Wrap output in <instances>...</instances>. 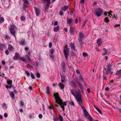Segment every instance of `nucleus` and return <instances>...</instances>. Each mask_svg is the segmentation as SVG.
Returning a JSON list of instances; mask_svg holds the SVG:
<instances>
[{
	"label": "nucleus",
	"instance_id": "nucleus-41",
	"mask_svg": "<svg viewBox=\"0 0 121 121\" xmlns=\"http://www.w3.org/2000/svg\"><path fill=\"white\" fill-rule=\"evenodd\" d=\"M112 66V65L110 63L108 64L107 65L106 68H111V67Z\"/></svg>",
	"mask_w": 121,
	"mask_h": 121
},
{
	"label": "nucleus",
	"instance_id": "nucleus-52",
	"mask_svg": "<svg viewBox=\"0 0 121 121\" xmlns=\"http://www.w3.org/2000/svg\"><path fill=\"white\" fill-rule=\"evenodd\" d=\"M79 42L80 43V44L81 45V46L82 45L83 43L82 42V41L83 40H78Z\"/></svg>",
	"mask_w": 121,
	"mask_h": 121
},
{
	"label": "nucleus",
	"instance_id": "nucleus-63",
	"mask_svg": "<svg viewBox=\"0 0 121 121\" xmlns=\"http://www.w3.org/2000/svg\"><path fill=\"white\" fill-rule=\"evenodd\" d=\"M39 117L40 118H41L43 117V116L42 114H40L39 115Z\"/></svg>",
	"mask_w": 121,
	"mask_h": 121
},
{
	"label": "nucleus",
	"instance_id": "nucleus-28",
	"mask_svg": "<svg viewBox=\"0 0 121 121\" xmlns=\"http://www.w3.org/2000/svg\"><path fill=\"white\" fill-rule=\"evenodd\" d=\"M4 38L5 39H7V40L10 39V37L9 35H5L4 37Z\"/></svg>",
	"mask_w": 121,
	"mask_h": 121
},
{
	"label": "nucleus",
	"instance_id": "nucleus-26",
	"mask_svg": "<svg viewBox=\"0 0 121 121\" xmlns=\"http://www.w3.org/2000/svg\"><path fill=\"white\" fill-rule=\"evenodd\" d=\"M5 46L4 44L2 43L0 44V49L2 50V49L5 48Z\"/></svg>",
	"mask_w": 121,
	"mask_h": 121
},
{
	"label": "nucleus",
	"instance_id": "nucleus-22",
	"mask_svg": "<svg viewBox=\"0 0 121 121\" xmlns=\"http://www.w3.org/2000/svg\"><path fill=\"white\" fill-rule=\"evenodd\" d=\"M8 49L9 51H12L13 50V48L10 44H9L8 45Z\"/></svg>",
	"mask_w": 121,
	"mask_h": 121
},
{
	"label": "nucleus",
	"instance_id": "nucleus-48",
	"mask_svg": "<svg viewBox=\"0 0 121 121\" xmlns=\"http://www.w3.org/2000/svg\"><path fill=\"white\" fill-rule=\"evenodd\" d=\"M82 55L84 57L88 56V55L87 53L85 52H84L82 53Z\"/></svg>",
	"mask_w": 121,
	"mask_h": 121
},
{
	"label": "nucleus",
	"instance_id": "nucleus-29",
	"mask_svg": "<svg viewBox=\"0 0 121 121\" xmlns=\"http://www.w3.org/2000/svg\"><path fill=\"white\" fill-rule=\"evenodd\" d=\"M20 59L25 63H27V62L26 61V59L24 57H20Z\"/></svg>",
	"mask_w": 121,
	"mask_h": 121
},
{
	"label": "nucleus",
	"instance_id": "nucleus-32",
	"mask_svg": "<svg viewBox=\"0 0 121 121\" xmlns=\"http://www.w3.org/2000/svg\"><path fill=\"white\" fill-rule=\"evenodd\" d=\"M70 55L72 57H74L76 56V53L75 52L72 51L70 53Z\"/></svg>",
	"mask_w": 121,
	"mask_h": 121
},
{
	"label": "nucleus",
	"instance_id": "nucleus-55",
	"mask_svg": "<svg viewBox=\"0 0 121 121\" xmlns=\"http://www.w3.org/2000/svg\"><path fill=\"white\" fill-rule=\"evenodd\" d=\"M109 12H105L104 13V15L105 16H107V15L108 14H109Z\"/></svg>",
	"mask_w": 121,
	"mask_h": 121
},
{
	"label": "nucleus",
	"instance_id": "nucleus-34",
	"mask_svg": "<svg viewBox=\"0 0 121 121\" xmlns=\"http://www.w3.org/2000/svg\"><path fill=\"white\" fill-rule=\"evenodd\" d=\"M58 119L60 121H63V117L60 115L59 116Z\"/></svg>",
	"mask_w": 121,
	"mask_h": 121
},
{
	"label": "nucleus",
	"instance_id": "nucleus-45",
	"mask_svg": "<svg viewBox=\"0 0 121 121\" xmlns=\"http://www.w3.org/2000/svg\"><path fill=\"white\" fill-rule=\"evenodd\" d=\"M4 19L3 17H0V23H1L4 21Z\"/></svg>",
	"mask_w": 121,
	"mask_h": 121
},
{
	"label": "nucleus",
	"instance_id": "nucleus-36",
	"mask_svg": "<svg viewBox=\"0 0 121 121\" xmlns=\"http://www.w3.org/2000/svg\"><path fill=\"white\" fill-rule=\"evenodd\" d=\"M61 81L63 82H64L65 81L64 80L65 79V78L64 75H63V76H61Z\"/></svg>",
	"mask_w": 121,
	"mask_h": 121
},
{
	"label": "nucleus",
	"instance_id": "nucleus-60",
	"mask_svg": "<svg viewBox=\"0 0 121 121\" xmlns=\"http://www.w3.org/2000/svg\"><path fill=\"white\" fill-rule=\"evenodd\" d=\"M50 57L52 60H53L54 58V56L52 55H49Z\"/></svg>",
	"mask_w": 121,
	"mask_h": 121
},
{
	"label": "nucleus",
	"instance_id": "nucleus-15",
	"mask_svg": "<svg viewBox=\"0 0 121 121\" xmlns=\"http://www.w3.org/2000/svg\"><path fill=\"white\" fill-rule=\"evenodd\" d=\"M84 38V35L83 33L82 32H80L78 34V40H83Z\"/></svg>",
	"mask_w": 121,
	"mask_h": 121
},
{
	"label": "nucleus",
	"instance_id": "nucleus-5",
	"mask_svg": "<svg viewBox=\"0 0 121 121\" xmlns=\"http://www.w3.org/2000/svg\"><path fill=\"white\" fill-rule=\"evenodd\" d=\"M77 99H76L77 102V103L80 106L82 109L84 108V106L83 105L82 102L83 99L82 97L77 98Z\"/></svg>",
	"mask_w": 121,
	"mask_h": 121
},
{
	"label": "nucleus",
	"instance_id": "nucleus-46",
	"mask_svg": "<svg viewBox=\"0 0 121 121\" xmlns=\"http://www.w3.org/2000/svg\"><path fill=\"white\" fill-rule=\"evenodd\" d=\"M12 86V85H10L9 86L6 85L5 86L6 87L7 89H10Z\"/></svg>",
	"mask_w": 121,
	"mask_h": 121
},
{
	"label": "nucleus",
	"instance_id": "nucleus-19",
	"mask_svg": "<svg viewBox=\"0 0 121 121\" xmlns=\"http://www.w3.org/2000/svg\"><path fill=\"white\" fill-rule=\"evenodd\" d=\"M71 83L72 86L74 88H75L77 87V85L76 83L73 81H72L71 82Z\"/></svg>",
	"mask_w": 121,
	"mask_h": 121
},
{
	"label": "nucleus",
	"instance_id": "nucleus-27",
	"mask_svg": "<svg viewBox=\"0 0 121 121\" xmlns=\"http://www.w3.org/2000/svg\"><path fill=\"white\" fill-rule=\"evenodd\" d=\"M86 118L88 119L90 121H93V120L92 117L90 115H89L86 117Z\"/></svg>",
	"mask_w": 121,
	"mask_h": 121
},
{
	"label": "nucleus",
	"instance_id": "nucleus-56",
	"mask_svg": "<svg viewBox=\"0 0 121 121\" xmlns=\"http://www.w3.org/2000/svg\"><path fill=\"white\" fill-rule=\"evenodd\" d=\"M5 53L7 55H8L9 54V52L8 50H6L5 51Z\"/></svg>",
	"mask_w": 121,
	"mask_h": 121
},
{
	"label": "nucleus",
	"instance_id": "nucleus-21",
	"mask_svg": "<svg viewBox=\"0 0 121 121\" xmlns=\"http://www.w3.org/2000/svg\"><path fill=\"white\" fill-rule=\"evenodd\" d=\"M115 75L117 76H119L121 75V69L117 71L116 72Z\"/></svg>",
	"mask_w": 121,
	"mask_h": 121
},
{
	"label": "nucleus",
	"instance_id": "nucleus-62",
	"mask_svg": "<svg viewBox=\"0 0 121 121\" xmlns=\"http://www.w3.org/2000/svg\"><path fill=\"white\" fill-rule=\"evenodd\" d=\"M78 20L77 18H76L75 20V24H77L78 22Z\"/></svg>",
	"mask_w": 121,
	"mask_h": 121
},
{
	"label": "nucleus",
	"instance_id": "nucleus-35",
	"mask_svg": "<svg viewBox=\"0 0 121 121\" xmlns=\"http://www.w3.org/2000/svg\"><path fill=\"white\" fill-rule=\"evenodd\" d=\"M51 0H44V1H46L47 2V5L49 6L51 4L50 1Z\"/></svg>",
	"mask_w": 121,
	"mask_h": 121
},
{
	"label": "nucleus",
	"instance_id": "nucleus-25",
	"mask_svg": "<svg viewBox=\"0 0 121 121\" xmlns=\"http://www.w3.org/2000/svg\"><path fill=\"white\" fill-rule=\"evenodd\" d=\"M25 57L26 59L28 60V61H27L28 62H31V59L30 58V57L29 56L27 55H25Z\"/></svg>",
	"mask_w": 121,
	"mask_h": 121
},
{
	"label": "nucleus",
	"instance_id": "nucleus-49",
	"mask_svg": "<svg viewBox=\"0 0 121 121\" xmlns=\"http://www.w3.org/2000/svg\"><path fill=\"white\" fill-rule=\"evenodd\" d=\"M31 76L32 78V79H35V77L33 74L32 73H31Z\"/></svg>",
	"mask_w": 121,
	"mask_h": 121
},
{
	"label": "nucleus",
	"instance_id": "nucleus-9",
	"mask_svg": "<svg viewBox=\"0 0 121 121\" xmlns=\"http://www.w3.org/2000/svg\"><path fill=\"white\" fill-rule=\"evenodd\" d=\"M26 42L24 39H22L19 42V44L20 45H25L26 44Z\"/></svg>",
	"mask_w": 121,
	"mask_h": 121
},
{
	"label": "nucleus",
	"instance_id": "nucleus-50",
	"mask_svg": "<svg viewBox=\"0 0 121 121\" xmlns=\"http://www.w3.org/2000/svg\"><path fill=\"white\" fill-rule=\"evenodd\" d=\"M20 105L22 107L24 105V103L22 101H21L20 102Z\"/></svg>",
	"mask_w": 121,
	"mask_h": 121
},
{
	"label": "nucleus",
	"instance_id": "nucleus-59",
	"mask_svg": "<svg viewBox=\"0 0 121 121\" xmlns=\"http://www.w3.org/2000/svg\"><path fill=\"white\" fill-rule=\"evenodd\" d=\"M52 43L51 42H50L49 43V47L51 48L52 46Z\"/></svg>",
	"mask_w": 121,
	"mask_h": 121
},
{
	"label": "nucleus",
	"instance_id": "nucleus-1",
	"mask_svg": "<svg viewBox=\"0 0 121 121\" xmlns=\"http://www.w3.org/2000/svg\"><path fill=\"white\" fill-rule=\"evenodd\" d=\"M54 96L55 97V102L58 103L57 104L56 103L55 104L56 106V107H58V104H59L61 107L62 109L64 111L65 110L64 106H66L67 105V104L66 102L63 101L60 98L59 96L58 93H55L54 95Z\"/></svg>",
	"mask_w": 121,
	"mask_h": 121
},
{
	"label": "nucleus",
	"instance_id": "nucleus-23",
	"mask_svg": "<svg viewBox=\"0 0 121 121\" xmlns=\"http://www.w3.org/2000/svg\"><path fill=\"white\" fill-rule=\"evenodd\" d=\"M58 85L61 88V89L62 90L64 89V85L62 83H59Z\"/></svg>",
	"mask_w": 121,
	"mask_h": 121
},
{
	"label": "nucleus",
	"instance_id": "nucleus-33",
	"mask_svg": "<svg viewBox=\"0 0 121 121\" xmlns=\"http://www.w3.org/2000/svg\"><path fill=\"white\" fill-rule=\"evenodd\" d=\"M104 21L105 22L107 23L109 22L110 21L108 17H106L104 19Z\"/></svg>",
	"mask_w": 121,
	"mask_h": 121
},
{
	"label": "nucleus",
	"instance_id": "nucleus-6",
	"mask_svg": "<svg viewBox=\"0 0 121 121\" xmlns=\"http://www.w3.org/2000/svg\"><path fill=\"white\" fill-rule=\"evenodd\" d=\"M69 6H65L62 7L61 8V10H60L59 12V14L60 15L62 16L64 14V13L63 11H65L67 10L68 9Z\"/></svg>",
	"mask_w": 121,
	"mask_h": 121
},
{
	"label": "nucleus",
	"instance_id": "nucleus-43",
	"mask_svg": "<svg viewBox=\"0 0 121 121\" xmlns=\"http://www.w3.org/2000/svg\"><path fill=\"white\" fill-rule=\"evenodd\" d=\"M103 50L105 52L103 54V55H105L107 54L108 52L107 50L105 48H104Z\"/></svg>",
	"mask_w": 121,
	"mask_h": 121
},
{
	"label": "nucleus",
	"instance_id": "nucleus-13",
	"mask_svg": "<svg viewBox=\"0 0 121 121\" xmlns=\"http://www.w3.org/2000/svg\"><path fill=\"white\" fill-rule=\"evenodd\" d=\"M65 63L64 62H63L61 63V66L62 68L63 71L64 72H66V69L65 68Z\"/></svg>",
	"mask_w": 121,
	"mask_h": 121
},
{
	"label": "nucleus",
	"instance_id": "nucleus-53",
	"mask_svg": "<svg viewBox=\"0 0 121 121\" xmlns=\"http://www.w3.org/2000/svg\"><path fill=\"white\" fill-rule=\"evenodd\" d=\"M36 76L38 78H39L40 77V74L39 73H37L36 74Z\"/></svg>",
	"mask_w": 121,
	"mask_h": 121
},
{
	"label": "nucleus",
	"instance_id": "nucleus-8",
	"mask_svg": "<svg viewBox=\"0 0 121 121\" xmlns=\"http://www.w3.org/2000/svg\"><path fill=\"white\" fill-rule=\"evenodd\" d=\"M67 24H68L69 26H72L73 23V20L72 18L68 17L67 19Z\"/></svg>",
	"mask_w": 121,
	"mask_h": 121
},
{
	"label": "nucleus",
	"instance_id": "nucleus-39",
	"mask_svg": "<svg viewBox=\"0 0 121 121\" xmlns=\"http://www.w3.org/2000/svg\"><path fill=\"white\" fill-rule=\"evenodd\" d=\"M46 90H47V94L48 95H49V94L50 92V89L49 88V87H47L46 88Z\"/></svg>",
	"mask_w": 121,
	"mask_h": 121
},
{
	"label": "nucleus",
	"instance_id": "nucleus-18",
	"mask_svg": "<svg viewBox=\"0 0 121 121\" xmlns=\"http://www.w3.org/2000/svg\"><path fill=\"white\" fill-rule=\"evenodd\" d=\"M97 43L99 46H100L102 43V40L100 38L98 39H97Z\"/></svg>",
	"mask_w": 121,
	"mask_h": 121
},
{
	"label": "nucleus",
	"instance_id": "nucleus-58",
	"mask_svg": "<svg viewBox=\"0 0 121 121\" xmlns=\"http://www.w3.org/2000/svg\"><path fill=\"white\" fill-rule=\"evenodd\" d=\"M97 111L99 112V113L101 114H102V113L101 111L99 108Z\"/></svg>",
	"mask_w": 121,
	"mask_h": 121
},
{
	"label": "nucleus",
	"instance_id": "nucleus-61",
	"mask_svg": "<svg viewBox=\"0 0 121 121\" xmlns=\"http://www.w3.org/2000/svg\"><path fill=\"white\" fill-rule=\"evenodd\" d=\"M50 109H53V110H54V108L53 107L51 106H49L48 107Z\"/></svg>",
	"mask_w": 121,
	"mask_h": 121
},
{
	"label": "nucleus",
	"instance_id": "nucleus-40",
	"mask_svg": "<svg viewBox=\"0 0 121 121\" xmlns=\"http://www.w3.org/2000/svg\"><path fill=\"white\" fill-rule=\"evenodd\" d=\"M28 7V6L26 4H23L22 9L24 10H25L26 8Z\"/></svg>",
	"mask_w": 121,
	"mask_h": 121
},
{
	"label": "nucleus",
	"instance_id": "nucleus-3",
	"mask_svg": "<svg viewBox=\"0 0 121 121\" xmlns=\"http://www.w3.org/2000/svg\"><path fill=\"white\" fill-rule=\"evenodd\" d=\"M103 12V9L100 8H98L96 9V11L95 14L97 16L99 17L102 14Z\"/></svg>",
	"mask_w": 121,
	"mask_h": 121
},
{
	"label": "nucleus",
	"instance_id": "nucleus-31",
	"mask_svg": "<svg viewBox=\"0 0 121 121\" xmlns=\"http://www.w3.org/2000/svg\"><path fill=\"white\" fill-rule=\"evenodd\" d=\"M26 18V17L23 16H21L20 17V19L21 21H25Z\"/></svg>",
	"mask_w": 121,
	"mask_h": 121
},
{
	"label": "nucleus",
	"instance_id": "nucleus-57",
	"mask_svg": "<svg viewBox=\"0 0 121 121\" xmlns=\"http://www.w3.org/2000/svg\"><path fill=\"white\" fill-rule=\"evenodd\" d=\"M25 72L27 76L28 77H29L30 75V73L29 72H28L27 71H26Z\"/></svg>",
	"mask_w": 121,
	"mask_h": 121
},
{
	"label": "nucleus",
	"instance_id": "nucleus-7",
	"mask_svg": "<svg viewBox=\"0 0 121 121\" xmlns=\"http://www.w3.org/2000/svg\"><path fill=\"white\" fill-rule=\"evenodd\" d=\"M69 49L68 48H64L63 52L66 60L68 59V56L69 55Z\"/></svg>",
	"mask_w": 121,
	"mask_h": 121
},
{
	"label": "nucleus",
	"instance_id": "nucleus-16",
	"mask_svg": "<svg viewBox=\"0 0 121 121\" xmlns=\"http://www.w3.org/2000/svg\"><path fill=\"white\" fill-rule=\"evenodd\" d=\"M20 58L19 53L17 52H16L15 54V56L13 57V59L14 60H17L18 58Z\"/></svg>",
	"mask_w": 121,
	"mask_h": 121
},
{
	"label": "nucleus",
	"instance_id": "nucleus-11",
	"mask_svg": "<svg viewBox=\"0 0 121 121\" xmlns=\"http://www.w3.org/2000/svg\"><path fill=\"white\" fill-rule=\"evenodd\" d=\"M104 69L105 70H106V74L107 75L109 73H110L111 75H112L113 74V72L111 71V68H107V70L106 68H105Z\"/></svg>",
	"mask_w": 121,
	"mask_h": 121
},
{
	"label": "nucleus",
	"instance_id": "nucleus-38",
	"mask_svg": "<svg viewBox=\"0 0 121 121\" xmlns=\"http://www.w3.org/2000/svg\"><path fill=\"white\" fill-rule=\"evenodd\" d=\"M55 51L54 50L53 48L51 49L50 50V53L51 54H53Z\"/></svg>",
	"mask_w": 121,
	"mask_h": 121
},
{
	"label": "nucleus",
	"instance_id": "nucleus-54",
	"mask_svg": "<svg viewBox=\"0 0 121 121\" xmlns=\"http://www.w3.org/2000/svg\"><path fill=\"white\" fill-rule=\"evenodd\" d=\"M69 104L71 105H72L73 106H74V104L73 101H72L71 102H69Z\"/></svg>",
	"mask_w": 121,
	"mask_h": 121
},
{
	"label": "nucleus",
	"instance_id": "nucleus-44",
	"mask_svg": "<svg viewBox=\"0 0 121 121\" xmlns=\"http://www.w3.org/2000/svg\"><path fill=\"white\" fill-rule=\"evenodd\" d=\"M86 20H85L84 22L83 23V24L82 26V27L83 28L85 26L86 23Z\"/></svg>",
	"mask_w": 121,
	"mask_h": 121
},
{
	"label": "nucleus",
	"instance_id": "nucleus-12",
	"mask_svg": "<svg viewBox=\"0 0 121 121\" xmlns=\"http://www.w3.org/2000/svg\"><path fill=\"white\" fill-rule=\"evenodd\" d=\"M70 47L71 49L73 51H76V48L75 46V44L74 43H71L70 44Z\"/></svg>",
	"mask_w": 121,
	"mask_h": 121
},
{
	"label": "nucleus",
	"instance_id": "nucleus-37",
	"mask_svg": "<svg viewBox=\"0 0 121 121\" xmlns=\"http://www.w3.org/2000/svg\"><path fill=\"white\" fill-rule=\"evenodd\" d=\"M7 84L10 85H11L12 83V81L11 80H8L7 81Z\"/></svg>",
	"mask_w": 121,
	"mask_h": 121
},
{
	"label": "nucleus",
	"instance_id": "nucleus-30",
	"mask_svg": "<svg viewBox=\"0 0 121 121\" xmlns=\"http://www.w3.org/2000/svg\"><path fill=\"white\" fill-rule=\"evenodd\" d=\"M80 89L83 88V85L80 82H78V84Z\"/></svg>",
	"mask_w": 121,
	"mask_h": 121
},
{
	"label": "nucleus",
	"instance_id": "nucleus-4",
	"mask_svg": "<svg viewBox=\"0 0 121 121\" xmlns=\"http://www.w3.org/2000/svg\"><path fill=\"white\" fill-rule=\"evenodd\" d=\"M16 28V26L14 25H11L9 28L10 34L13 36L15 35V29Z\"/></svg>",
	"mask_w": 121,
	"mask_h": 121
},
{
	"label": "nucleus",
	"instance_id": "nucleus-47",
	"mask_svg": "<svg viewBox=\"0 0 121 121\" xmlns=\"http://www.w3.org/2000/svg\"><path fill=\"white\" fill-rule=\"evenodd\" d=\"M79 78L80 80H81V81H83V82L84 83V82L83 81V77H82V76L81 74H80V76L79 77Z\"/></svg>",
	"mask_w": 121,
	"mask_h": 121
},
{
	"label": "nucleus",
	"instance_id": "nucleus-51",
	"mask_svg": "<svg viewBox=\"0 0 121 121\" xmlns=\"http://www.w3.org/2000/svg\"><path fill=\"white\" fill-rule=\"evenodd\" d=\"M76 72L77 74H80V72L78 69H77L76 70Z\"/></svg>",
	"mask_w": 121,
	"mask_h": 121
},
{
	"label": "nucleus",
	"instance_id": "nucleus-64",
	"mask_svg": "<svg viewBox=\"0 0 121 121\" xmlns=\"http://www.w3.org/2000/svg\"><path fill=\"white\" fill-rule=\"evenodd\" d=\"M80 3H82L84 4L85 3V0H81L80 1Z\"/></svg>",
	"mask_w": 121,
	"mask_h": 121
},
{
	"label": "nucleus",
	"instance_id": "nucleus-17",
	"mask_svg": "<svg viewBox=\"0 0 121 121\" xmlns=\"http://www.w3.org/2000/svg\"><path fill=\"white\" fill-rule=\"evenodd\" d=\"M75 29L72 26H70L69 31L71 34L73 33L74 32Z\"/></svg>",
	"mask_w": 121,
	"mask_h": 121
},
{
	"label": "nucleus",
	"instance_id": "nucleus-20",
	"mask_svg": "<svg viewBox=\"0 0 121 121\" xmlns=\"http://www.w3.org/2000/svg\"><path fill=\"white\" fill-rule=\"evenodd\" d=\"M59 29V27L58 25L56 27H54V31L55 32H58Z\"/></svg>",
	"mask_w": 121,
	"mask_h": 121
},
{
	"label": "nucleus",
	"instance_id": "nucleus-10",
	"mask_svg": "<svg viewBox=\"0 0 121 121\" xmlns=\"http://www.w3.org/2000/svg\"><path fill=\"white\" fill-rule=\"evenodd\" d=\"M40 12V10L39 9L36 8H35V12L36 16H39Z\"/></svg>",
	"mask_w": 121,
	"mask_h": 121
},
{
	"label": "nucleus",
	"instance_id": "nucleus-42",
	"mask_svg": "<svg viewBox=\"0 0 121 121\" xmlns=\"http://www.w3.org/2000/svg\"><path fill=\"white\" fill-rule=\"evenodd\" d=\"M23 1L24 2V3L23 4H29L28 1L27 0H23Z\"/></svg>",
	"mask_w": 121,
	"mask_h": 121
},
{
	"label": "nucleus",
	"instance_id": "nucleus-2",
	"mask_svg": "<svg viewBox=\"0 0 121 121\" xmlns=\"http://www.w3.org/2000/svg\"><path fill=\"white\" fill-rule=\"evenodd\" d=\"M71 94L73 95L75 98L76 99L77 98L82 97L81 93L80 90L78 89L77 90H75L73 89H70Z\"/></svg>",
	"mask_w": 121,
	"mask_h": 121
},
{
	"label": "nucleus",
	"instance_id": "nucleus-14",
	"mask_svg": "<svg viewBox=\"0 0 121 121\" xmlns=\"http://www.w3.org/2000/svg\"><path fill=\"white\" fill-rule=\"evenodd\" d=\"M82 109L83 110V113L85 116L86 117L89 115L85 107Z\"/></svg>",
	"mask_w": 121,
	"mask_h": 121
},
{
	"label": "nucleus",
	"instance_id": "nucleus-24",
	"mask_svg": "<svg viewBox=\"0 0 121 121\" xmlns=\"http://www.w3.org/2000/svg\"><path fill=\"white\" fill-rule=\"evenodd\" d=\"M10 95L11 97L12 98V99H13L14 98L15 95L13 92H11L10 93Z\"/></svg>",
	"mask_w": 121,
	"mask_h": 121
}]
</instances>
